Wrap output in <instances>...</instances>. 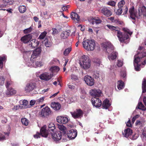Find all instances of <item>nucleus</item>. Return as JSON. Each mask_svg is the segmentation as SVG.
<instances>
[{"label":"nucleus","instance_id":"1","mask_svg":"<svg viewBox=\"0 0 146 146\" xmlns=\"http://www.w3.org/2000/svg\"><path fill=\"white\" fill-rule=\"evenodd\" d=\"M107 26L113 32H117V36L120 42L122 43L127 44L129 42V35L130 36L132 32L127 28L122 29L124 33H122L120 31V28L118 27H115L110 25H107Z\"/></svg>","mask_w":146,"mask_h":146},{"label":"nucleus","instance_id":"2","mask_svg":"<svg viewBox=\"0 0 146 146\" xmlns=\"http://www.w3.org/2000/svg\"><path fill=\"white\" fill-rule=\"evenodd\" d=\"M129 12L130 17L135 21V20L136 18L139 19L142 15L144 16H146V7L144 6L140 7L138 12L135 11L134 7L133 6L129 9Z\"/></svg>","mask_w":146,"mask_h":146},{"label":"nucleus","instance_id":"3","mask_svg":"<svg viewBox=\"0 0 146 146\" xmlns=\"http://www.w3.org/2000/svg\"><path fill=\"white\" fill-rule=\"evenodd\" d=\"M80 64L81 67L84 69H87L91 66L90 60L89 57L84 55L82 56L80 60Z\"/></svg>","mask_w":146,"mask_h":146},{"label":"nucleus","instance_id":"4","mask_svg":"<svg viewBox=\"0 0 146 146\" xmlns=\"http://www.w3.org/2000/svg\"><path fill=\"white\" fill-rule=\"evenodd\" d=\"M83 47L88 51H93L95 47V43L93 40L87 39L82 42Z\"/></svg>","mask_w":146,"mask_h":146},{"label":"nucleus","instance_id":"5","mask_svg":"<svg viewBox=\"0 0 146 146\" xmlns=\"http://www.w3.org/2000/svg\"><path fill=\"white\" fill-rule=\"evenodd\" d=\"M51 113L50 108L46 106L42 109L41 111L39 112L38 115L42 118H44L48 116Z\"/></svg>","mask_w":146,"mask_h":146},{"label":"nucleus","instance_id":"6","mask_svg":"<svg viewBox=\"0 0 146 146\" xmlns=\"http://www.w3.org/2000/svg\"><path fill=\"white\" fill-rule=\"evenodd\" d=\"M146 56V52H140L137 51V53L134 56V62L139 63L140 61V59Z\"/></svg>","mask_w":146,"mask_h":146},{"label":"nucleus","instance_id":"7","mask_svg":"<svg viewBox=\"0 0 146 146\" xmlns=\"http://www.w3.org/2000/svg\"><path fill=\"white\" fill-rule=\"evenodd\" d=\"M72 117L74 119L78 118L82 116L83 113L80 109H76L73 112H71Z\"/></svg>","mask_w":146,"mask_h":146},{"label":"nucleus","instance_id":"8","mask_svg":"<svg viewBox=\"0 0 146 146\" xmlns=\"http://www.w3.org/2000/svg\"><path fill=\"white\" fill-rule=\"evenodd\" d=\"M92 102L93 106L96 108L100 107L102 104L101 100L96 97H93L92 98Z\"/></svg>","mask_w":146,"mask_h":146},{"label":"nucleus","instance_id":"9","mask_svg":"<svg viewBox=\"0 0 146 146\" xmlns=\"http://www.w3.org/2000/svg\"><path fill=\"white\" fill-rule=\"evenodd\" d=\"M53 76V74L52 73L45 72L40 75L39 78L41 80L48 81Z\"/></svg>","mask_w":146,"mask_h":146},{"label":"nucleus","instance_id":"10","mask_svg":"<svg viewBox=\"0 0 146 146\" xmlns=\"http://www.w3.org/2000/svg\"><path fill=\"white\" fill-rule=\"evenodd\" d=\"M51 133L52 134V138L54 141H58L61 139L62 134L61 132L59 131Z\"/></svg>","mask_w":146,"mask_h":146},{"label":"nucleus","instance_id":"11","mask_svg":"<svg viewBox=\"0 0 146 146\" xmlns=\"http://www.w3.org/2000/svg\"><path fill=\"white\" fill-rule=\"evenodd\" d=\"M101 11L103 15L107 17L110 16L112 14L110 9L106 7H102L101 9Z\"/></svg>","mask_w":146,"mask_h":146},{"label":"nucleus","instance_id":"12","mask_svg":"<svg viewBox=\"0 0 146 146\" xmlns=\"http://www.w3.org/2000/svg\"><path fill=\"white\" fill-rule=\"evenodd\" d=\"M84 80L86 84L90 86H92L94 84V79L90 76H86L84 78Z\"/></svg>","mask_w":146,"mask_h":146},{"label":"nucleus","instance_id":"13","mask_svg":"<svg viewBox=\"0 0 146 146\" xmlns=\"http://www.w3.org/2000/svg\"><path fill=\"white\" fill-rule=\"evenodd\" d=\"M32 38V35L31 34H29L22 37L20 40L24 44H27L31 40Z\"/></svg>","mask_w":146,"mask_h":146},{"label":"nucleus","instance_id":"14","mask_svg":"<svg viewBox=\"0 0 146 146\" xmlns=\"http://www.w3.org/2000/svg\"><path fill=\"white\" fill-rule=\"evenodd\" d=\"M90 94L91 96H94V97L98 98L101 96L102 92L99 89H92L90 91Z\"/></svg>","mask_w":146,"mask_h":146},{"label":"nucleus","instance_id":"15","mask_svg":"<svg viewBox=\"0 0 146 146\" xmlns=\"http://www.w3.org/2000/svg\"><path fill=\"white\" fill-rule=\"evenodd\" d=\"M57 122L61 124H65L68 121V118L66 117L58 116L56 118Z\"/></svg>","mask_w":146,"mask_h":146},{"label":"nucleus","instance_id":"16","mask_svg":"<svg viewBox=\"0 0 146 146\" xmlns=\"http://www.w3.org/2000/svg\"><path fill=\"white\" fill-rule=\"evenodd\" d=\"M41 49L40 48H38L35 50L33 52L31 55V59H33L35 58H36L40 54Z\"/></svg>","mask_w":146,"mask_h":146},{"label":"nucleus","instance_id":"17","mask_svg":"<svg viewBox=\"0 0 146 146\" xmlns=\"http://www.w3.org/2000/svg\"><path fill=\"white\" fill-rule=\"evenodd\" d=\"M77 134V130L72 129L69 131V132L67 133V135L71 139H74L76 137Z\"/></svg>","mask_w":146,"mask_h":146},{"label":"nucleus","instance_id":"18","mask_svg":"<svg viewBox=\"0 0 146 146\" xmlns=\"http://www.w3.org/2000/svg\"><path fill=\"white\" fill-rule=\"evenodd\" d=\"M36 87V84L35 83H30L27 84L25 88V91L27 92H30Z\"/></svg>","mask_w":146,"mask_h":146},{"label":"nucleus","instance_id":"19","mask_svg":"<svg viewBox=\"0 0 146 146\" xmlns=\"http://www.w3.org/2000/svg\"><path fill=\"white\" fill-rule=\"evenodd\" d=\"M133 133V131L132 129L129 128H128L125 129L124 131L123 132V134L124 137L126 138H129L131 135H132Z\"/></svg>","mask_w":146,"mask_h":146},{"label":"nucleus","instance_id":"20","mask_svg":"<svg viewBox=\"0 0 146 146\" xmlns=\"http://www.w3.org/2000/svg\"><path fill=\"white\" fill-rule=\"evenodd\" d=\"M106 52L108 53L114 52V47L111 43L108 44L104 46Z\"/></svg>","mask_w":146,"mask_h":146},{"label":"nucleus","instance_id":"21","mask_svg":"<svg viewBox=\"0 0 146 146\" xmlns=\"http://www.w3.org/2000/svg\"><path fill=\"white\" fill-rule=\"evenodd\" d=\"M48 131H46V126L45 125L41 128L40 129V133L42 137H47L48 134Z\"/></svg>","mask_w":146,"mask_h":146},{"label":"nucleus","instance_id":"22","mask_svg":"<svg viewBox=\"0 0 146 146\" xmlns=\"http://www.w3.org/2000/svg\"><path fill=\"white\" fill-rule=\"evenodd\" d=\"M51 107L54 110L56 111L60 109L61 106L60 104L58 102H53L51 104Z\"/></svg>","mask_w":146,"mask_h":146},{"label":"nucleus","instance_id":"23","mask_svg":"<svg viewBox=\"0 0 146 146\" xmlns=\"http://www.w3.org/2000/svg\"><path fill=\"white\" fill-rule=\"evenodd\" d=\"M16 93V91L11 87L8 88L6 91V94L8 96L15 94Z\"/></svg>","mask_w":146,"mask_h":146},{"label":"nucleus","instance_id":"24","mask_svg":"<svg viewBox=\"0 0 146 146\" xmlns=\"http://www.w3.org/2000/svg\"><path fill=\"white\" fill-rule=\"evenodd\" d=\"M39 42L35 39H33L31 40L29 45L32 48H34L38 45Z\"/></svg>","mask_w":146,"mask_h":146},{"label":"nucleus","instance_id":"25","mask_svg":"<svg viewBox=\"0 0 146 146\" xmlns=\"http://www.w3.org/2000/svg\"><path fill=\"white\" fill-rule=\"evenodd\" d=\"M58 128L61 131L62 134H63V136H66V135L67 129L66 128L62 125H58Z\"/></svg>","mask_w":146,"mask_h":146},{"label":"nucleus","instance_id":"26","mask_svg":"<svg viewBox=\"0 0 146 146\" xmlns=\"http://www.w3.org/2000/svg\"><path fill=\"white\" fill-rule=\"evenodd\" d=\"M70 31H63L61 34V38L62 39H65L69 36L70 34Z\"/></svg>","mask_w":146,"mask_h":146},{"label":"nucleus","instance_id":"27","mask_svg":"<svg viewBox=\"0 0 146 146\" xmlns=\"http://www.w3.org/2000/svg\"><path fill=\"white\" fill-rule=\"evenodd\" d=\"M70 17L73 20H76L77 21H78L80 20V17L76 13L72 12L71 14Z\"/></svg>","mask_w":146,"mask_h":146},{"label":"nucleus","instance_id":"28","mask_svg":"<svg viewBox=\"0 0 146 146\" xmlns=\"http://www.w3.org/2000/svg\"><path fill=\"white\" fill-rule=\"evenodd\" d=\"M109 102V100L108 99H106L103 103V107L105 109H107L111 106V104Z\"/></svg>","mask_w":146,"mask_h":146},{"label":"nucleus","instance_id":"29","mask_svg":"<svg viewBox=\"0 0 146 146\" xmlns=\"http://www.w3.org/2000/svg\"><path fill=\"white\" fill-rule=\"evenodd\" d=\"M117 88L119 90L122 89L124 87V83L121 80L117 82Z\"/></svg>","mask_w":146,"mask_h":146},{"label":"nucleus","instance_id":"30","mask_svg":"<svg viewBox=\"0 0 146 146\" xmlns=\"http://www.w3.org/2000/svg\"><path fill=\"white\" fill-rule=\"evenodd\" d=\"M6 56H0V70L2 69L3 67V62L6 60Z\"/></svg>","mask_w":146,"mask_h":146},{"label":"nucleus","instance_id":"31","mask_svg":"<svg viewBox=\"0 0 146 146\" xmlns=\"http://www.w3.org/2000/svg\"><path fill=\"white\" fill-rule=\"evenodd\" d=\"M142 93H144L146 92V79L144 78L142 83Z\"/></svg>","mask_w":146,"mask_h":146},{"label":"nucleus","instance_id":"32","mask_svg":"<svg viewBox=\"0 0 146 146\" xmlns=\"http://www.w3.org/2000/svg\"><path fill=\"white\" fill-rule=\"evenodd\" d=\"M55 129V127L54 124L52 123H51L48 125V131H51L53 132Z\"/></svg>","mask_w":146,"mask_h":146},{"label":"nucleus","instance_id":"33","mask_svg":"<svg viewBox=\"0 0 146 146\" xmlns=\"http://www.w3.org/2000/svg\"><path fill=\"white\" fill-rule=\"evenodd\" d=\"M60 70L59 68L57 66H54L52 67L50 69V71L53 74L55 72H58Z\"/></svg>","mask_w":146,"mask_h":146},{"label":"nucleus","instance_id":"34","mask_svg":"<svg viewBox=\"0 0 146 146\" xmlns=\"http://www.w3.org/2000/svg\"><path fill=\"white\" fill-rule=\"evenodd\" d=\"M113 53L111 54L108 56V58L110 60H113L115 59L117 57L116 52H113Z\"/></svg>","mask_w":146,"mask_h":146},{"label":"nucleus","instance_id":"35","mask_svg":"<svg viewBox=\"0 0 146 146\" xmlns=\"http://www.w3.org/2000/svg\"><path fill=\"white\" fill-rule=\"evenodd\" d=\"M11 1V0H3V4L0 5V7H5L7 5L8 3Z\"/></svg>","mask_w":146,"mask_h":146},{"label":"nucleus","instance_id":"36","mask_svg":"<svg viewBox=\"0 0 146 146\" xmlns=\"http://www.w3.org/2000/svg\"><path fill=\"white\" fill-rule=\"evenodd\" d=\"M19 12L21 13H23L25 12L27 9L26 7L24 5L20 6L19 7Z\"/></svg>","mask_w":146,"mask_h":146},{"label":"nucleus","instance_id":"37","mask_svg":"<svg viewBox=\"0 0 146 146\" xmlns=\"http://www.w3.org/2000/svg\"><path fill=\"white\" fill-rule=\"evenodd\" d=\"M138 108L143 110H145L146 108L145 107L144 105L141 102H139L138 105Z\"/></svg>","mask_w":146,"mask_h":146},{"label":"nucleus","instance_id":"38","mask_svg":"<svg viewBox=\"0 0 146 146\" xmlns=\"http://www.w3.org/2000/svg\"><path fill=\"white\" fill-rule=\"evenodd\" d=\"M21 121L23 125L26 126L28 124L29 121L26 118H22L21 119Z\"/></svg>","mask_w":146,"mask_h":146},{"label":"nucleus","instance_id":"39","mask_svg":"<svg viewBox=\"0 0 146 146\" xmlns=\"http://www.w3.org/2000/svg\"><path fill=\"white\" fill-rule=\"evenodd\" d=\"M125 4V2L124 0H121L118 4V8H123V5Z\"/></svg>","mask_w":146,"mask_h":146},{"label":"nucleus","instance_id":"40","mask_svg":"<svg viewBox=\"0 0 146 146\" xmlns=\"http://www.w3.org/2000/svg\"><path fill=\"white\" fill-rule=\"evenodd\" d=\"M47 34V33L46 31H44L41 33L39 36L38 39H42L45 37Z\"/></svg>","mask_w":146,"mask_h":146},{"label":"nucleus","instance_id":"41","mask_svg":"<svg viewBox=\"0 0 146 146\" xmlns=\"http://www.w3.org/2000/svg\"><path fill=\"white\" fill-rule=\"evenodd\" d=\"M102 22V20L99 18L94 19L92 23V24H94L95 23L96 24H99L100 23Z\"/></svg>","mask_w":146,"mask_h":146},{"label":"nucleus","instance_id":"42","mask_svg":"<svg viewBox=\"0 0 146 146\" xmlns=\"http://www.w3.org/2000/svg\"><path fill=\"white\" fill-rule=\"evenodd\" d=\"M71 79L74 81H79V78L78 76L74 74H72L71 75Z\"/></svg>","mask_w":146,"mask_h":146},{"label":"nucleus","instance_id":"43","mask_svg":"<svg viewBox=\"0 0 146 146\" xmlns=\"http://www.w3.org/2000/svg\"><path fill=\"white\" fill-rule=\"evenodd\" d=\"M71 50L72 48L70 47L66 49L64 52V55L65 56L68 55Z\"/></svg>","mask_w":146,"mask_h":146},{"label":"nucleus","instance_id":"44","mask_svg":"<svg viewBox=\"0 0 146 146\" xmlns=\"http://www.w3.org/2000/svg\"><path fill=\"white\" fill-rule=\"evenodd\" d=\"M134 65L135 67V70L137 71H139L140 70V64H139V63H134Z\"/></svg>","mask_w":146,"mask_h":146},{"label":"nucleus","instance_id":"45","mask_svg":"<svg viewBox=\"0 0 146 146\" xmlns=\"http://www.w3.org/2000/svg\"><path fill=\"white\" fill-rule=\"evenodd\" d=\"M32 28L31 27L29 28L25 29L23 30V33L25 34H27L30 33L32 31Z\"/></svg>","mask_w":146,"mask_h":146},{"label":"nucleus","instance_id":"46","mask_svg":"<svg viewBox=\"0 0 146 146\" xmlns=\"http://www.w3.org/2000/svg\"><path fill=\"white\" fill-rule=\"evenodd\" d=\"M131 135L129 138L132 140H135L136 139L139 137L138 134L135 133L133 135Z\"/></svg>","mask_w":146,"mask_h":146},{"label":"nucleus","instance_id":"47","mask_svg":"<svg viewBox=\"0 0 146 146\" xmlns=\"http://www.w3.org/2000/svg\"><path fill=\"white\" fill-rule=\"evenodd\" d=\"M106 4L112 7H114L115 6L116 3L114 1H110L107 3Z\"/></svg>","mask_w":146,"mask_h":146},{"label":"nucleus","instance_id":"48","mask_svg":"<svg viewBox=\"0 0 146 146\" xmlns=\"http://www.w3.org/2000/svg\"><path fill=\"white\" fill-rule=\"evenodd\" d=\"M93 77L96 79H97L100 77L99 72L97 71H95L93 75Z\"/></svg>","mask_w":146,"mask_h":146},{"label":"nucleus","instance_id":"49","mask_svg":"<svg viewBox=\"0 0 146 146\" xmlns=\"http://www.w3.org/2000/svg\"><path fill=\"white\" fill-rule=\"evenodd\" d=\"M114 22L118 25H122L123 23V22L122 21H120L118 19H115L114 20Z\"/></svg>","mask_w":146,"mask_h":146},{"label":"nucleus","instance_id":"50","mask_svg":"<svg viewBox=\"0 0 146 146\" xmlns=\"http://www.w3.org/2000/svg\"><path fill=\"white\" fill-rule=\"evenodd\" d=\"M123 9L122 8H119L118 9L116 12V13L117 15H121L122 13Z\"/></svg>","mask_w":146,"mask_h":146},{"label":"nucleus","instance_id":"51","mask_svg":"<svg viewBox=\"0 0 146 146\" xmlns=\"http://www.w3.org/2000/svg\"><path fill=\"white\" fill-rule=\"evenodd\" d=\"M45 44L46 47H50L52 45V43L49 42L47 39H46Z\"/></svg>","mask_w":146,"mask_h":146},{"label":"nucleus","instance_id":"52","mask_svg":"<svg viewBox=\"0 0 146 146\" xmlns=\"http://www.w3.org/2000/svg\"><path fill=\"white\" fill-rule=\"evenodd\" d=\"M5 79L3 76L0 77V85H3L4 83Z\"/></svg>","mask_w":146,"mask_h":146},{"label":"nucleus","instance_id":"53","mask_svg":"<svg viewBox=\"0 0 146 146\" xmlns=\"http://www.w3.org/2000/svg\"><path fill=\"white\" fill-rule=\"evenodd\" d=\"M122 9L124 11L123 15H124L126 14L127 13L128 10V9L127 7L126 6H124L123 8Z\"/></svg>","mask_w":146,"mask_h":146},{"label":"nucleus","instance_id":"54","mask_svg":"<svg viewBox=\"0 0 146 146\" xmlns=\"http://www.w3.org/2000/svg\"><path fill=\"white\" fill-rule=\"evenodd\" d=\"M41 135L40 133L37 132L36 134L34 135V137L35 138H40V136Z\"/></svg>","mask_w":146,"mask_h":146},{"label":"nucleus","instance_id":"55","mask_svg":"<svg viewBox=\"0 0 146 146\" xmlns=\"http://www.w3.org/2000/svg\"><path fill=\"white\" fill-rule=\"evenodd\" d=\"M123 62L121 61L118 60L117 63V65L119 67H121L123 65Z\"/></svg>","mask_w":146,"mask_h":146},{"label":"nucleus","instance_id":"56","mask_svg":"<svg viewBox=\"0 0 146 146\" xmlns=\"http://www.w3.org/2000/svg\"><path fill=\"white\" fill-rule=\"evenodd\" d=\"M139 117V115H137L134 116L132 119V122L134 123L136 119L138 118Z\"/></svg>","mask_w":146,"mask_h":146},{"label":"nucleus","instance_id":"57","mask_svg":"<svg viewBox=\"0 0 146 146\" xmlns=\"http://www.w3.org/2000/svg\"><path fill=\"white\" fill-rule=\"evenodd\" d=\"M35 64L37 66H40L43 65L42 63L40 62L37 61L36 62Z\"/></svg>","mask_w":146,"mask_h":146},{"label":"nucleus","instance_id":"58","mask_svg":"<svg viewBox=\"0 0 146 146\" xmlns=\"http://www.w3.org/2000/svg\"><path fill=\"white\" fill-rule=\"evenodd\" d=\"M44 97H41L37 100V102H38V103L42 102L44 101Z\"/></svg>","mask_w":146,"mask_h":146},{"label":"nucleus","instance_id":"59","mask_svg":"<svg viewBox=\"0 0 146 146\" xmlns=\"http://www.w3.org/2000/svg\"><path fill=\"white\" fill-rule=\"evenodd\" d=\"M95 62L97 64V66H99L101 63V62L99 59H97L95 61Z\"/></svg>","mask_w":146,"mask_h":146},{"label":"nucleus","instance_id":"60","mask_svg":"<svg viewBox=\"0 0 146 146\" xmlns=\"http://www.w3.org/2000/svg\"><path fill=\"white\" fill-rule=\"evenodd\" d=\"M142 135L144 137L146 138V127L144 128L143 131L142 133Z\"/></svg>","mask_w":146,"mask_h":146},{"label":"nucleus","instance_id":"61","mask_svg":"<svg viewBox=\"0 0 146 146\" xmlns=\"http://www.w3.org/2000/svg\"><path fill=\"white\" fill-rule=\"evenodd\" d=\"M126 125L129 127H131L132 126L131 124V121L130 119L128 121L126 124Z\"/></svg>","mask_w":146,"mask_h":146},{"label":"nucleus","instance_id":"62","mask_svg":"<svg viewBox=\"0 0 146 146\" xmlns=\"http://www.w3.org/2000/svg\"><path fill=\"white\" fill-rule=\"evenodd\" d=\"M11 85L10 82L9 81L7 82L5 84V86L7 89L8 88H10L9 87V85Z\"/></svg>","mask_w":146,"mask_h":146},{"label":"nucleus","instance_id":"63","mask_svg":"<svg viewBox=\"0 0 146 146\" xmlns=\"http://www.w3.org/2000/svg\"><path fill=\"white\" fill-rule=\"evenodd\" d=\"M28 104V102L27 100H24L23 101V104L25 106H27Z\"/></svg>","mask_w":146,"mask_h":146},{"label":"nucleus","instance_id":"64","mask_svg":"<svg viewBox=\"0 0 146 146\" xmlns=\"http://www.w3.org/2000/svg\"><path fill=\"white\" fill-rule=\"evenodd\" d=\"M5 138V136L4 135H2L0 133V141L4 140Z\"/></svg>","mask_w":146,"mask_h":146}]
</instances>
